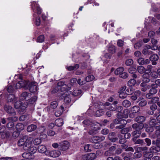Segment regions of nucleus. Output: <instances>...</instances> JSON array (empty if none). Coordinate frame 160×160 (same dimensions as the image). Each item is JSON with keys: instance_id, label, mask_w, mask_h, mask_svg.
<instances>
[{"instance_id": "52", "label": "nucleus", "mask_w": 160, "mask_h": 160, "mask_svg": "<svg viewBox=\"0 0 160 160\" xmlns=\"http://www.w3.org/2000/svg\"><path fill=\"white\" fill-rule=\"evenodd\" d=\"M8 121L16 122L18 120V118L17 117H9L7 118Z\"/></svg>"}, {"instance_id": "31", "label": "nucleus", "mask_w": 160, "mask_h": 160, "mask_svg": "<svg viewBox=\"0 0 160 160\" xmlns=\"http://www.w3.org/2000/svg\"><path fill=\"white\" fill-rule=\"evenodd\" d=\"M140 110V108L139 106H135L132 107L131 108V112L133 113H136L138 112Z\"/></svg>"}, {"instance_id": "46", "label": "nucleus", "mask_w": 160, "mask_h": 160, "mask_svg": "<svg viewBox=\"0 0 160 160\" xmlns=\"http://www.w3.org/2000/svg\"><path fill=\"white\" fill-rule=\"evenodd\" d=\"M130 129L131 128L130 127H125L123 128L122 130H121L120 132L121 133L124 134L126 133L129 132Z\"/></svg>"}, {"instance_id": "62", "label": "nucleus", "mask_w": 160, "mask_h": 160, "mask_svg": "<svg viewBox=\"0 0 160 160\" xmlns=\"http://www.w3.org/2000/svg\"><path fill=\"white\" fill-rule=\"evenodd\" d=\"M132 88H128L126 91V94L131 95L133 92Z\"/></svg>"}, {"instance_id": "56", "label": "nucleus", "mask_w": 160, "mask_h": 160, "mask_svg": "<svg viewBox=\"0 0 160 160\" xmlns=\"http://www.w3.org/2000/svg\"><path fill=\"white\" fill-rule=\"evenodd\" d=\"M44 36L43 35L39 36L37 39V41L39 42H43L44 41Z\"/></svg>"}, {"instance_id": "57", "label": "nucleus", "mask_w": 160, "mask_h": 160, "mask_svg": "<svg viewBox=\"0 0 160 160\" xmlns=\"http://www.w3.org/2000/svg\"><path fill=\"white\" fill-rule=\"evenodd\" d=\"M94 77L92 75H89L86 78L85 80L87 82H89L92 81L94 78Z\"/></svg>"}, {"instance_id": "51", "label": "nucleus", "mask_w": 160, "mask_h": 160, "mask_svg": "<svg viewBox=\"0 0 160 160\" xmlns=\"http://www.w3.org/2000/svg\"><path fill=\"white\" fill-rule=\"evenodd\" d=\"M128 72L130 73L131 74H132L135 73V72H137V69L136 68L133 67H130L128 70Z\"/></svg>"}, {"instance_id": "40", "label": "nucleus", "mask_w": 160, "mask_h": 160, "mask_svg": "<svg viewBox=\"0 0 160 160\" xmlns=\"http://www.w3.org/2000/svg\"><path fill=\"white\" fill-rule=\"evenodd\" d=\"M6 127L9 129H12L14 127V123L12 121H8L7 122Z\"/></svg>"}, {"instance_id": "58", "label": "nucleus", "mask_w": 160, "mask_h": 160, "mask_svg": "<svg viewBox=\"0 0 160 160\" xmlns=\"http://www.w3.org/2000/svg\"><path fill=\"white\" fill-rule=\"evenodd\" d=\"M37 150V149L36 147H32L31 146L29 149L28 150V151H29L30 153H34L36 152Z\"/></svg>"}, {"instance_id": "3", "label": "nucleus", "mask_w": 160, "mask_h": 160, "mask_svg": "<svg viewBox=\"0 0 160 160\" xmlns=\"http://www.w3.org/2000/svg\"><path fill=\"white\" fill-rule=\"evenodd\" d=\"M146 117L143 116H138L136 117L134 119V121L137 123H136L133 124L136 125L140 128L142 126L144 127L145 123H143L145 121Z\"/></svg>"}, {"instance_id": "21", "label": "nucleus", "mask_w": 160, "mask_h": 160, "mask_svg": "<svg viewBox=\"0 0 160 160\" xmlns=\"http://www.w3.org/2000/svg\"><path fill=\"white\" fill-rule=\"evenodd\" d=\"M16 128L18 131L20 132L24 129V126L22 123H18L17 124Z\"/></svg>"}, {"instance_id": "47", "label": "nucleus", "mask_w": 160, "mask_h": 160, "mask_svg": "<svg viewBox=\"0 0 160 160\" xmlns=\"http://www.w3.org/2000/svg\"><path fill=\"white\" fill-rule=\"evenodd\" d=\"M123 108L122 106H116L115 111L117 112H118V115H121V112Z\"/></svg>"}, {"instance_id": "59", "label": "nucleus", "mask_w": 160, "mask_h": 160, "mask_svg": "<svg viewBox=\"0 0 160 160\" xmlns=\"http://www.w3.org/2000/svg\"><path fill=\"white\" fill-rule=\"evenodd\" d=\"M92 146L93 148L96 149H99V148H101L102 146L101 145L100 143L99 142L94 143Z\"/></svg>"}, {"instance_id": "37", "label": "nucleus", "mask_w": 160, "mask_h": 160, "mask_svg": "<svg viewBox=\"0 0 160 160\" xmlns=\"http://www.w3.org/2000/svg\"><path fill=\"white\" fill-rule=\"evenodd\" d=\"M131 105V102L127 100H124L122 102V105L125 107L128 108Z\"/></svg>"}, {"instance_id": "13", "label": "nucleus", "mask_w": 160, "mask_h": 160, "mask_svg": "<svg viewBox=\"0 0 160 160\" xmlns=\"http://www.w3.org/2000/svg\"><path fill=\"white\" fill-rule=\"evenodd\" d=\"M142 130L143 128L145 129V131L148 133H151L152 132L154 131V129L152 127L149 126L146 123H145V124L144 125V127H141Z\"/></svg>"}, {"instance_id": "28", "label": "nucleus", "mask_w": 160, "mask_h": 160, "mask_svg": "<svg viewBox=\"0 0 160 160\" xmlns=\"http://www.w3.org/2000/svg\"><path fill=\"white\" fill-rule=\"evenodd\" d=\"M104 113V111L102 109H100L96 111L95 112V116L96 117H99L102 116Z\"/></svg>"}, {"instance_id": "25", "label": "nucleus", "mask_w": 160, "mask_h": 160, "mask_svg": "<svg viewBox=\"0 0 160 160\" xmlns=\"http://www.w3.org/2000/svg\"><path fill=\"white\" fill-rule=\"evenodd\" d=\"M38 149V152L41 153H44L47 150L46 146L43 145H39Z\"/></svg>"}, {"instance_id": "48", "label": "nucleus", "mask_w": 160, "mask_h": 160, "mask_svg": "<svg viewBox=\"0 0 160 160\" xmlns=\"http://www.w3.org/2000/svg\"><path fill=\"white\" fill-rule=\"evenodd\" d=\"M97 132L91 127L88 130V133L91 135L93 136L96 134Z\"/></svg>"}, {"instance_id": "64", "label": "nucleus", "mask_w": 160, "mask_h": 160, "mask_svg": "<svg viewBox=\"0 0 160 160\" xmlns=\"http://www.w3.org/2000/svg\"><path fill=\"white\" fill-rule=\"evenodd\" d=\"M41 139L40 138H37L34 139L33 141V143L36 145H39L41 143Z\"/></svg>"}, {"instance_id": "4", "label": "nucleus", "mask_w": 160, "mask_h": 160, "mask_svg": "<svg viewBox=\"0 0 160 160\" xmlns=\"http://www.w3.org/2000/svg\"><path fill=\"white\" fill-rule=\"evenodd\" d=\"M132 128L134 129V130L132 131L131 133V135L133 137L132 138H138L141 136L142 133L141 130H142L141 127H138L136 125L132 124Z\"/></svg>"}, {"instance_id": "32", "label": "nucleus", "mask_w": 160, "mask_h": 160, "mask_svg": "<svg viewBox=\"0 0 160 160\" xmlns=\"http://www.w3.org/2000/svg\"><path fill=\"white\" fill-rule=\"evenodd\" d=\"M63 97H64V101L65 103H69L71 101V99L69 95L64 94L63 95Z\"/></svg>"}, {"instance_id": "22", "label": "nucleus", "mask_w": 160, "mask_h": 160, "mask_svg": "<svg viewBox=\"0 0 160 160\" xmlns=\"http://www.w3.org/2000/svg\"><path fill=\"white\" fill-rule=\"evenodd\" d=\"M143 156L144 158H151L153 157V154L152 152H143Z\"/></svg>"}, {"instance_id": "53", "label": "nucleus", "mask_w": 160, "mask_h": 160, "mask_svg": "<svg viewBox=\"0 0 160 160\" xmlns=\"http://www.w3.org/2000/svg\"><path fill=\"white\" fill-rule=\"evenodd\" d=\"M58 106V102L56 101L52 102L51 103L50 107L53 109L56 108Z\"/></svg>"}, {"instance_id": "24", "label": "nucleus", "mask_w": 160, "mask_h": 160, "mask_svg": "<svg viewBox=\"0 0 160 160\" xmlns=\"http://www.w3.org/2000/svg\"><path fill=\"white\" fill-rule=\"evenodd\" d=\"M99 125L100 124L99 123L93 121L92 124V128L97 132V131L100 129V128L99 127Z\"/></svg>"}, {"instance_id": "15", "label": "nucleus", "mask_w": 160, "mask_h": 160, "mask_svg": "<svg viewBox=\"0 0 160 160\" xmlns=\"http://www.w3.org/2000/svg\"><path fill=\"white\" fill-rule=\"evenodd\" d=\"M7 102H14L17 100V98L12 94H9L7 96Z\"/></svg>"}, {"instance_id": "55", "label": "nucleus", "mask_w": 160, "mask_h": 160, "mask_svg": "<svg viewBox=\"0 0 160 160\" xmlns=\"http://www.w3.org/2000/svg\"><path fill=\"white\" fill-rule=\"evenodd\" d=\"M147 104V102L146 100H142L139 102L138 105L139 107H143L146 106Z\"/></svg>"}, {"instance_id": "27", "label": "nucleus", "mask_w": 160, "mask_h": 160, "mask_svg": "<svg viewBox=\"0 0 160 160\" xmlns=\"http://www.w3.org/2000/svg\"><path fill=\"white\" fill-rule=\"evenodd\" d=\"M82 91L81 90L76 89L74 90L72 93V95L74 96L79 97L81 96Z\"/></svg>"}, {"instance_id": "34", "label": "nucleus", "mask_w": 160, "mask_h": 160, "mask_svg": "<svg viewBox=\"0 0 160 160\" xmlns=\"http://www.w3.org/2000/svg\"><path fill=\"white\" fill-rule=\"evenodd\" d=\"M32 154L29 152H25L22 154V156L23 158L28 159H32Z\"/></svg>"}, {"instance_id": "50", "label": "nucleus", "mask_w": 160, "mask_h": 160, "mask_svg": "<svg viewBox=\"0 0 160 160\" xmlns=\"http://www.w3.org/2000/svg\"><path fill=\"white\" fill-rule=\"evenodd\" d=\"M152 143L153 145L160 148V140L157 139L156 140H153L152 141Z\"/></svg>"}, {"instance_id": "23", "label": "nucleus", "mask_w": 160, "mask_h": 160, "mask_svg": "<svg viewBox=\"0 0 160 160\" xmlns=\"http://www.w3.org/2000/svg\"><path fill=\"white\" fill-rule=\"evenodd\" d=\"M10 135V133L9 131H3L1 133H0V135L2 139H4L5 138H8L9 137Z\"/></svg>"}, {"instance_id": "5", "label": "nucleus", "mask_w": 160, "mask_h": 160, "mask_svg": "<svg viewBox=\"0 0 160 160\" xmlns=\"http://www.w3.org/2000/svg\"><path fill=\"white\" fill-rule=\"evenodd\" d=\"M107 139L110 142L114 143L118 141V139L116 136V134L115 132H110L108 134Z\"/></svg>"}, {"instance_id": "8", "label": "nucleus", "mask_w": 160, "mask_h": 160, "mask_svg": "<svg viewBox=\"0 0 160 160\" xmlns=\"http://www.w3.org/2000/svg\"><path fill=\"white\" fill-rule=\"evenodd\" d=\"M14 102V108L16 109H20L21 111L22 112L25 111L26 107L22 104V102L20 101H17L16 100Z\"/></svg>"}, {"instance_id": "26", "label": "nucleus", "mask_w": 160, "mask_h": 160, "mask_svg": "<svg viewBox=\"0 0 160 160\" xmlns=\"http://www.w3.org/2000/svg\"><path fill=\"white\" fill-rule=\"evenodd\" d=\"M124 71V68L122 67H120L117 68L114 72V74L117 75L121 74Z\"/></svg>"}, {"instance_id": "30", "label": "nucleus", "mask_w": 160, "mask_h": 160, "mask_svg": "<svg viewBox=\"0 0 160 160\" xmlns=\"http://www.w3.org/2000/svg\"><path fill=\"white\" fill-rule=\"evenodd\" d=\"M55 124L57 126H61L63 124V119L61 118L56 119L55 121Z\"/></svg>"}, {"instance_id": "44", "label": "nucleus", "mask_w": 160, "mask_h": 160, "mask_svg": "<svg viewBox=\"0 0 160 160\" xmlns=\"http://www.w3.org/2000/svg\"><path fill=\"white\" fill-rule=\"evenodd\" d=\"M136 83V81L134 79H131L128 82V85L129 87L134 86Z\"/></svg>"}, {"instance_id": "54", "label": "nucleus", "mask_w": 160, "mask_h": 160, "mask_svg": "<svg viewBox=\"0 0 160 160\" xmlns=\"http://www.w3.org/2000/svg\"><path fill=\"white\" fill-rule=\"evenodd\" d=\"M150 75L152 78H157L158 76L157 72L154 71H152L150 72Z\"/></svg>"}, {"instance_id": "7", "label": "nucleus", "mask_w": 160, "mask_h": 160, "mask_svg": "<svg viewBox=\"0 0 160 160\" xmlns=\"http://www.w3.org/2000/svg\"><path fill=\"white\" fill-rule=\"evenodd\" d=\"M69 147V143L67 141H64L59 143V149L61 151H64L68 149Z\"/></svg>"}, {"instance_id": "9", "label": "nucleus", "mask_w": 160, "mask_h": 160, "mask_svg": "<svg viewBox=\"0 0 160 160\" xmlns=\"http://www.w3.org/2000/svg\"><path fill=\"white\" fill-rule=\"evenodd\" d=\"M97 158L95 153H90L82 155V158L83 160H93Z\"/></svg>"}, {"instance_id": "39", "label": "nucleus", "mask_w": 160, "mask_h": 160, "mask_svg": "<svg viewBox=\"0 0 160 160\" xmlns=\"http://www.w3.org/2000/svg\"><path fill=\"white\" fill-rule=\"evenodd\" d=\"M7 91L9 93H13L15 91V89L12 85H8L6 87Z\"/></svg>"}, {"instance_id": "49", "label": "nucleus", "mask_w": 160, "mask_h": 160, "mask_svg": "<svg viewBox=\"0 0 160 160\" xmlns=\"http://www.w3.org/2000/svg\"><path fill=\"white\" fill-rule=\"evenodd\" d=\"M160 123L158 122H156L154 125H153L152 127L153 128H155L156 129H157L156 132H157L159 130H160Z\"/></svg>"}, {"instance_id": "19", "label": "nucleus", "mask_w": 160, "mask_h": 160, "mask_svg": "<svg viewBox=\"0 0 160 160\" xmlns=\"http://www.w3.org/2000/svg\"><path fill=\"white\" fill-rule=\"evenodd\" d=\"M142 81L149 82L150 81V75L148 72H145L142 76Z\"/></svg>"}, {"instance_id": "63", "label": "nucleus", "mask_w": 160, "mask_h": 160, "mask_svg": "<svg viewBox=\"0 0 160 160\" xmlns=\"http://www.w3.org/2000/svg\"><path fill=\"white\" fill-rule=\"evenodd\" d=\"M120 77L123 79H126L128 77V74L126 72H122L120 75Z\"/></svg>"}, {"instance_id": "33", "label": "nucleus", "mask_w": 160, "mask_h": 160, "mask_svg": "<svg viewBox=\"0 0 160 160\" xmlns=\"http://www.w3.org/2000/svg\"><path fill=\"white\" fill-rule=\"evenodd\" d=\"M79 65L78 64H75L74 66H70L67 68L68 70L71 71L73 70H76L79 68Z\"/></svg>"}, {"instance_id": "29", "label": "nucleus", "mask_w": 160, "mask_h": 160, "mask_svg": "<svg viewBox=\"0 0 160 160\" xmlns=\"http://www.w3.org/2000/svg\"><path fill=\"white\" fill-rule=\"evenodd\" d=\"M138 72L140 74L144 73L146 72V68L142 66L137 67V69Z\"/></svg>"}, {"instance_id": "43", "label": "nucleus", "mask_w": 160, "mask_h": 160, "mask_svg": "<svg viewBox=\"0 0 160 160\" xmlns=\"http://www.w3.org/2000/svg\"><path fill=\"white\" fill-rule=\"evenodd\" d=\"M160 148L156 146H153L150 148V150L153 153H156L160 151Z\"/></svg>"}, {"instance_id": "10", "label": "nucleus", "mask_w": 160, "mask_h": 160, "mask_svg": "<svg viewBox=\"0 0 160 160\" xmlns=\"http://www.w3.org/2000/svg\"><path fill=\"white\" fill-rule=\"evenodd\" d=\"M4 109L7 113L10 114L11 115H14L16 114V112L14 109L11 106L5 105L4 107Z\"/></svg>"}, {"instance_id": "42", "label": "nucleus", "mask_w": 160, "mask_h": 160, "mask_svg": "<svg viewBox=\"0 0 160 160\" xmlns=\"http://www.w3.org/2000/svg\"><path fill=\"white\" fill-rule=\"evenodd\" d=\"M129 113V111L128 109H125L122 113V117L124 118H127L128 117V114Z\"/></svg>"}, {"instance_id": "36", "label": "nucleus", "mask_w": 160, "mask_h": 160, "mask_svg": "<svg viewBox=\"0 0 160 160\" xmlns=\"http://www.w3.org/2000/svg\"><path fill=\"white\" fill-rule=\"evenodd\" d=\"M148 149V148L146 147H140L137 148L136 151H137L140 152L142 151L143 152H146Z\"/></svg>"}, {"instance_id": "61", "label": "nucleus", "mask_w": 160, "mask_h": 160, "mask_svg": "<svg viewBox=\"0 0 160 160\" xmlns=\"http://www.w3.org/2000/svg\"><path fill=\"white\" fill-rule=\"evenodd\" d=\"M93 121H90L88 119H86L84 120L82 122L83 124L89 126L90 125H92V122Z\"/></svg>"}, {"instance_id": "20", "label": "nucleus", "mask_w": 160, "mask_h": 160, "mask_svg": "<svg viewBox=\"0 0 160 160\" xmlns=\"http://www.w3.org/2000/svg\"><path fill=\"white\" fill-rule=\"evenodd\" d=\"M37 128V126L36 125L32 124L28 126L27 131L28 132H31L35 130Z\"/></svg>"}, {"instance_id": "1", "label": "nucleus", "mask_w": 160, "mask_h": 160, "mask_svg": "<svg viewBox=\"0 0 160 160\" xmlns=\"http://www.w3.org/2000/svg\"><path fill=\"white\" fill-rule=\"evenodd\" d=\"M16 87L17 89L22 88L25 89H29V91L32 93L36 92L38 89L36 82H30L28 80L21 79L16 84Z\"/></svg>"}, {"instance_id": "45", "label": "nucleus", "mask_w": 160, "mask_h": 160, "mask_svg": "<svg viewBox=\"0 0 160 160\" xmlns=\"http://www.w3.org/2000/svg\"><path fill=\"white\" fill-rule=\"evenodd\" d=\"M116 50V47L114 46H111L108 48V51L110 53L112 54L115 52Z\"/></svg>"}, {"instance_id": "41", "label": "nucleus", "mask_w": 160, "mask_h": 160, "mask_svg": "<svg viewBox=\"0 0 160 160\" xmlns=\"http://www.w3.org/2000/svg\"><path fill=\"white\" fill-rule=\"evenodd\" d=\"M37 99V97L35 96L32 97L30 99H28V102L30 104H34Z\"/></svg>"}, {"instance_id": "6", "label": "nucleus", "mask_w": 160, "mask_h": 160, "mask_svg": "<svg viewBox=\"0 0 160 160\" xmlns=\"http://www.w3.org/2000/svg\"><path fill=\"white\" fill-rule=\"evenodd\" d=\"M105 137L103 136H94L90 139V141L93 143L100 142L104 140Z\"/></svg>"}, {"instance_id": "38", "label": "nucleus", "mask_w": 160, "mask_h": 160, "mask_svg": "<svg viewBox=\"0 0 160 160\" xmlns=\"http://www.w3.org/2000/svg\"><path fill=\"white\" fill-rule=\"evenodd\" d=\"M150 101L148 102L149 104H151L152 103L155 104L158 102L159 98L158 97H153L151 99Z\"/></svg>"}, {"instance_id": "11", "label": "nucleus", "mask_w": 160, "mask_h": 160, "mask_svg": "<svg viewBox=\"0 0 160 160\" xmlns=\"http://www.w3.org/2000/svg\"><path fill=\"white\" fill-rule=\"evenodd\" d=\"M159 59L158 55L156 54H154L151 55L149 57L150 61L152 62V64L153 65H156L157 64V61H158Z\"/></svg>"}, {"instance_id": "16", "label": "nucleus", "mask_w": 160, "mask_h": 160, "mask_svg": "<svg viewBox=\"0 0 160 160\" xmlns=\"http://www.w3.org/2000/svg\"><path fill=\"white\" fill-rule=\"evenodd\" d=\"M149 86L150 87L149 92H151L154 94L157 93L158 87L156 85H154V83H152L151 85H149Z\"/></svg>"}, {"instance_id": "2", "label": "nucleus", "mask_w": 160, "mask_h": 160, "mask_svg": "<svg viewBox=\"0 0 160 160\" xmlns=\"http://www.w3.org/2000/svg\"><path fill=\"white\" fill-rule=\"evenodd\" d=\"M30 138L27 135H25L19 139L18 142V145L23 146L24 150H28L32 145V142L30 140Z\"/></svg>"}, {"instance_id": "17", "label": "nucleus", "mask_w": 160, "mask_h": 160, "mask_svg": "<svg viewBox=\"0 0 160 160\" xmlns=\"http://www.w3.org/2000/svg\"><path fill=\"white\" fill-rule=\"evenodd\" d=\"M137 138H132V141L135 144H140L141 145L145 144L143 139H137Z\"/></svg>"}, {"instance_id": "14", "label": "nucleus", "mask_w": 160, "mask_h": 160, "mask_svg": "<svg viewBox=\"0 0 160 160\" xmlns=\"http://www.w3.org/2000/svg\"><path fill=\"white\" fill-rule=\"evenodd\" d=\"M138 62L140 65L147 64L150 62V61L148 59H145L144 58H140L138 59Z\"/></svg>"}, {"instance_id": "12", "label": "nucleus", "mask_w": 160, "mask_h": 160, "mask_svg": "<svg viewBox=\"0 0 160 160\" xmlns=\"http://www.w3.org/2000/svg\"><path fill=\"white\" fill-rule=\"evenodd\" d=\"M29 93L26 92H22L20 96V99L21 100L28 101L29 98Z\"/></svg>"}, {"instance_id": "35", "label": "nucleus", "mask_w": 160, "mask_h": 160, "mask_svg": "<svg viewBox=\"0 0 160 160\" xmlns=\"http://www.w3.org/2000/svg\"><path fill=\"white\" fill-rule=\"evenodd\" d=\"M70 87H69L65 83L64 84V85H63L62 87H59L60 89L61 92H63L69 90L70 89Z\"/></svg>"}, {"instance_id": "60", "label": "nucleus", "mask_w": 160, "mask_h": 160, "mask_svg": "<svg viewBox=\"0 0 160 160\" xmlns=\"http://www.w3.org/2000/svg\"><path fill=\"white\" fill-rule=\"evenodd\" d=\"M136 152H135L133 154L134 157L135 158H140L142 156L141 153L140 152L137 151H136Z\"/></svg>"}, {"instance_id": "18", "label": "nucleus", "mask_w": 160, "mask_h": 160, "mask_svg": "<svg viewBox=\"0 0 160 160\" xmlns=\"http://www.w3.org/2000/svg\"><path fill=\"white\" fill-rule=\"evenodd\" d=\"M50 157L53 158L58 157L60 154L61 152L59 151L52 150L50 151Z\"/></svg>"}]
</instances>
